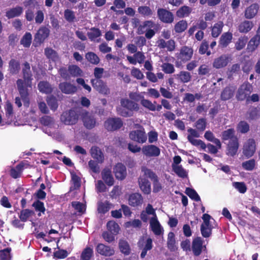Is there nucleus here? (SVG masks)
<instances>
[{"label":"nucleus","instance_id":"nucleus-1","mask_svg":"<svg viewBox=\"0 0 260 260\" xmlns=\"http://www.w3.org/2000/svg\"><path fill=\"white\" fill-rule=\"evenodd\" d=\"M22 73L23 80L18 79L16 81L17 86L22 100L28 99V92L27 87H31L32 74L30 70V64L25 61L23 63Z\"/></svg>","mask_w":260,"mask_h":260},{"label":"nucleus","instance_id":"nucleus-2","mask_svg":"<svg viewBox=\"0 0 260 260\" xmlns=\"http://www.w3.org/2000/svg\"><path fill=\"white\" fill-rule=\"evenodd\" d=\"M120 105L121 107L117 108V111L119 115L124 117H132L134 115V111L139 110L138 104L132 100L122 99Z\"/></svg>","mask_w":260,"mask_h":260},{"label":"nucleus","instance_id":"nucleus-3","mask_svg":"<svg viewBox=\"0 0 260 260\" xmlns=\"http://www.w3.org/2000/svg\"><path fill=\"white\" fill-rule=\"evenodd\" d=\"M153 171L146 167L143 166L141 168V172L143 174L140 175L138 179L139 186L141 190L145 194H149L151 193V183L148 179L149 175L148 172Z\"/></svg>","mask_w":260,"mask_h":260},{"label":"nucleus","instance_id":"nucleus-4","mask_svg":"<svg viewBox=\"0 0 260 260\" xmlns=\"http://www.w3.org/2000/svg\"><path fill=\"white\" fill-rule=\"evenodd\" d=\"M193 54V49L191 47L187 46H182L179 51L175 54L177 58L176 66H178L179 63H184L189 61Z\"/></svg>","mask_w":260,"mask_h":260},{"label":"nucleus","instance_id":"nucleus-5","mask_svg":"<svg viewBox=\"0 0 260 260\" xmlns=\"http://www.w3.org/2000/svg\"><path fill=\"white\" fill-rule=\"evenodd\" d=\"M253 86L248 82H244L238 89L236 92V98L238 101L247 100L249 96L252 92Z\"/></svg>","mask_w":260,"mask_h":260},{"label":"nucleus","instance_id":"nucleus-6","mask_svg":"<svg viewBox=\"0 0 260 260\" xmlns=\"http://www.w3.org/2000/svg\"><path fill=\"white\" fill-rule=\"evenodd\" d=\"M79 114L72 109L63 112L60 117L61 120L67 125L75 124L77 122Z\"/></svg>","mask_w":260,"mask_h":260},{"label":"nucleus","instance_id":"nucleus-7","mask_svg":"<svg viewBox=\"0 0 260 260\" xmlns=\"http://www.w3.org/2000/svg\"><path fill=\"white\" fill-rule=\"evenodd\" d=\"M123 125V121L119 117L108 118L104 122L105 128L109 132H113L120 129Z\"/></svg>","mask_w":260,"mask_h":260},{"label":"nucleus","instance_id":"nucleus-8","mask_svg":"<svg viewBox=\"0 0 260 260\" xmlns=\"http://www.w3.org/2000/svg\"><path fill=\"white\" fill-rule=\"evenodd\" d=\"M129 137L131 140L141 144L145 143L147 139L145 129L143 127H141L140 129L130 132Z\"/></svg>","mask_w":260,"mask_h":260},{"label":"nucleus","instance_id":"nucleus-9","mask_svg":"<svg viewBox=\"0 0 260 260\" xmlns=\"http://www.w3.org/2000/svg\"><path fill=\"white\" fill-rule=\"evenodd\" d=\"M50 30L46 26L41 27L34 37V44L38 46L42 44L45 40L49 37Z\"/></svg>","mask_w":260,"mask_h":260},{"label":"nucleus","instance_id":"nucleus-10","mask_svg":"<svg viewBox=\"0 0 260 260\" xmlns=\"http://www.w3.org/2000/svg\"><path fill=\"white\" fill-rule=\"evenodd\" d=\"M158 19L163 23H172L174 20L172 12L164 8H158L157 11Z\"/></svg>","mask_w":260,"mask_h":260},{"label":"nucleus","instance_id":"nucleus-11","mask_svg":"<svg viewBox=\"0 0 260 260\" xmlns=\"http://www.w3.org/2000/svg\"><path fill=\"white\" fill-rule=\"evenodd\" d=\"M91 83L93 87L99 93L108 95L110 93V90L106 82L101 79H91Z\"/></svg>","mask_w":260,"mask_h":260},{"label":"nucleus","instance_id":"nucleus-12","mask_svg":"<svg viewBox=\"0 0 260 260\" xmlns=\"http://www.w3.org/2000/svg\"><path fill=\"white\" fill-rule=\"evenodd\" d=\"M256 149L255 141L253 139H249L244 144L243 148V154L247 158L252 156Z\"/></svg>","mask_w":260,"mask_h":260},{"label":"nucleus","instance_id":"nucleus-13","mask_svg":"<svg viewBox=\"0 0 260 260\" xmlns=\"http://www.w3.org/2000/svg\"><path fill=\"white\" fill-rule=\"evenodd\" d=\"M81 115L83 124L86 128L91 129L94 127L96 120L93 116L89 114L86 111H83Z\"/></svg>","mask_w":260,"mask_h":260},{"label":"nucleus","instance_id":"nucleus-14","mask_svg":"<svg viewBox=\"0 0 260 260\" xmlns=\"http://www.w3.org/2000/svg\"><path fill=\"white\" fill-rule=\"evenodd\" d=\"M144 155L148 157H156L160 155V149L154 145L144 146L142 149Z\"/></svg>","mask_w":260,"mask_h":260},{"label":"nucleus","instance_id":"nucleus-15","mask_svg":"<svg viewBox=\"0 0 260 260\" xmlns=\"http://www.w3.org/2000/svg\"><path fill=\"white\" fill-rule=\"evenodd\" d=\"M231 61V58L228 55L222 54L214 59L213 62V68L219 69L226 67Z\"/></svg>","mask_w":260,"mask_h":260},{"label":"nucleus","instance_id":"nucleus-16","mask_svg":"<svg viewBox=\"0 0 260 260\" xmlns=\"http://www.w3.org/2000/svg\"><path fill=\"white\" fill-rule=\"evenodd\" d=\"M239 147L238 138L229 141L226 146V154L230 156H234L237 153Z\"/></svg>","mask_w":260,"mask_h":260},{"label":"nucleus","instance_id":"nucleus-17","mask_svg":"<svg viewBox=\"0 0 260 260\" xmlns=\"http://www.w3.org/2000/svg\"><path fill=\"white\" fill-rule=\"evenodd\" d=\"M116 178L119 180H124L127 175L125 166L122 163L117 164L113 169Z\"/></svg>","mask_w":260,"mask_h":260},{"label":"nucleus","instance_id":"nucleus-18","mask_svg":"<svg viewBox=\"0 0 260 260\" xmlns=\"http://www.w3.org/2000/svg\"><path fill=\"white\" fill-rule=\"evenodd\" d=\"M236 87L229 85L225 87L221 92L220 100L226 101L231 99L234 95Z\"/></svg>","mask_w":260,"mask_h":260},{"label":"nucleus","instance_id":"nucleus-19","mask_svg":"<svg viewBox=\"0 0 260 260\" xmlns=\"http://www.w3.org/2000/svg\"><path fill=\"white\" fill-rule=\"evenodd\" d=\"M259 5L254 3L247 7L244 12V17L247 19H251L255 17L259 10Z\"/></svg>","mask_w":260,"mask_h":260},{"label":"nucleus","instance_id":"nucleus-20","mask_svg":"<svg viewBox=\"0 0 260 260\" xmlns=\"http://www.w3.org/2000/svg\"><path fill=\"white\" fill-rule=\"evenodd\" d=\"M260 26L257 31L256 34L251 38L247 44V50L248 52H252L256 50L260 44Z\"/></svg>","mask_w":260,"mask_h":260},{"label":"nucleus","instance_id":"nucleus-21","mask_svg":"<svg viewBox=\"0 0 260 260\" xmlns=\"http://www.w3.org/2000/svg\"><path fill=\"white\" fill-rule=\"evenodd\" d=\"M96 252L102 255L110 256L114 254V250L109 246L102 243H99L96 247Z\"/></svg>","mask_w":260,"mask_h":260},{"label":"nucleus","instance_id":"nucleus-22","mask_svg":"<svg viewBox=\"0 0 260 260\" xmlns=\"http://www.w3.org/2000/svg\"><path fill=\"white\" fill-rule=\"evenodd\" d=\"M58 88L62 93L67 94H73L77 90L76 86L67 82L60 83L58 85Z\"/></svg>","mask_w":260,"mask_h":260},{"label":"nucleus","instance_id":"nucleus-23","mask_svg":"<svg viewBox=\"0 0 260 260\" xmlns=\"http://www.w3.org/2000/svg\"><path fill=\"white\" fill-rule=\"evenodd\" d=\"M128 202L131 206L136 207L142 204L143 198L140 193H133L129 195Z\"/></svg>","mask_w":260,"mask_h":260},{"label":"nucleus","instance_id":"nucleus-24","mask_svg":"<svg viewBox=\"0 0 260 260\" xmlns=\"http://www.w3.org/2000/svg\"><path fill=\"white\" fill-rule=\"evenodd\" d=\"M149 178L151 179L153 183V191L156 193L160 191L162 189L160 183L157 175L153 171L148 172Z\"/></svg>","mask_w":260,"mask_h":260},{"label":"nucleus","instance_id":"nucleus-25","mask_svg":"<svg viewBox=\"0 0 260 260\" xmlns=\"http://www.w3.org/2000/svg\"><path fill=\"white\" fill-rule=\"evenodd\" d=\"M87 36L90 41L99 42L100 39L98 38L102 36V31L99 28L92 27L87 32Z\"/></svg>","mask_w":260,"mask_h":260},{"label":"nucleus","instance_id":"nucleus-26","mask_svg":"<svg viewBox=\"0 0 260 260\" xmlns=\"http://www.w3.org/2000/svg\"><path fill=\"white\" fill-rule=\"evenodd\" d=\"M203 249V240L201 237H197L193 239L192 243V250L195 256L201 254Z\"/></svg>","mask_w":260,"mask_h":260},{"label":"nucleus","instance_id":"nucleus-27","mask_svg":"<svg viewBox=\"0 0 260 260\" xmlns=\"http://www.w3.org/2000/svg\"><path fill=\"white\" fill-rule=\"evenodd\" d=\"M91 156L96 160L99 163H103L104 156L101 150L98 146H92L90 149Z\"/></svg>","mask_w":260,"mask_h":260},{"label":"nucleus","instance_id":"nucleus-28","mask_svg":"<svg viewBox=\"0 0 260 260\" xmlns=\"http://www.w3.org/2000/svg\"><path fill=\"white\" fill-rule=\"evenodd\" d=\"M101 174L102 179L108 186H111L113 185L114 179L110 169H104L102 171Z\"/></svg>","mask_w":260,"mask_h":260},{"label":"nucleus","instance_id":"nucleus-29","mask_svg":"<svg viewBox=\"0 0 260 260\" xmlns=\"http://www.w3.org/2000/svg\"><path fill=\"white\" fill-rule=\"evenodd\" d=\"M233 35L230 32L223 33L220 37L219 41V46L221 48L226 47L231 42Z\"/></svg>","mask_w":260,"mask_h":260},{"label":"nucleus","instance_id":"nucleus-30","mask_svg":"<svg viewBox=\"0 0 260 260\" xmlns=\"http://www.w3.org/2000/svg\"><path fill=\"white\" fill-rule=\"evenodd\" d=\"M253 26L252 21L245 20L241 22L238 26V31L243 34H246L250 31Z\"/></svg>","mask_w":260,"mask_h":260},{"label":"nucleus","instance_id":"nucleus-31","mask_svg":"<svg viewBox=\"0 0 260 260\" xmlns=\"http://www.w3.org/2000/svg\"><path fill=\"white\" fill-rule=\"evenodd\" d=\"M150 226L156 235H159L161 233V225L157 216L152 217L150 220Z\"/></svg>","mask_w":260,"mask_h":260},{"label":"nucleus","instance_id":"nucleus-32","mask_svg":"<svg viewBox=\"0 0 260 260\" xmlns=\"http://www.w3.org/2000/svg\"><path fill=\"white\" fill-rule=\"evenodd\" d=\"M22 12V7L20 6H17L7 11L6 13V16L8 19H11L20 16Z\"/></svg>","mask_w":260,"mask_h":260},{"label":"nucleus","instance_id":"nucleus-33","mask_svg":"<svg viewBox=\"0 0 260 260\" xmlns=\"http://www.w3.org/2000/svg\"><path fill=\"white\" fill-rule=\"evenodd\" d=\"M39 91L44 93L49 94L53 91V88L51 84L47 81H40L38 85Z\"/></svg>","mask_w":260,"mask_h":260},{"label":"nucleus","instance_id":"nucleus-34","mask_svg":"<svg viewBox=\"0 0 260 260\" xmlns=\"http://www.w3.org/2000/svg\"><path fill=\"white\" fill-rule=\"evenodd\" d=\"M155 26V23L151 20H146L138 27V34L139 35L143 34L149 28H153Z\"/></svg>","mask_w":260,"mask_h":260},{"label":"nucleus","instance_id":"nucleus-35","mask_svg":"<svg viewBox=\"0 0 260 260\" xmlns=\"http://www.w3.org/2000/svg\"><path fill=\"white\" fill-rule=\"evenodd\" d=\"M238 137L235 135V131L233 128H229L221 133V139L223 141L234 140Z\"/></svg>","mask_w":260,"mask_h":260},{"label":"nucleus","instance_id":"nucleus-36","mask_svg":"<svg viewBox=\"0 0 260 260\" xmlns=\"http://www.w3.org/2000/svg\"><path fill=\"white\" fill-rule=\"evenodd\" d=\"M20 69L19 61L15 59H11L9 62V70L13 75L18 74Z\"/></svg>","mask_w":260,"mask_h":260},{"label":"nucleus","instance_id":"nucleus-37","mask_svg":"<svg viewBox=\"0 0 260 260\" xmlns=\"http://www.w3.org/2000/svg\"><path fill=\"white\" fill-rule=\"evenodd\" d=\"M35 212L33 210L28 209H24L20 211L19 213V218L22 222H26L28 218L35 215Z\"/></svg>","mask_w":260,"mask_h":260},{"label":"nucleus","instance_id":"nucleus-38","mask_svg":"<svg viewBox=\"0 0 260 260\" xmlns=\"http://www.w3.org/2000/svg\"><path fill=\"white\" fill-rule=\"evenodd\" d=\"M192 9L187 6L181 7L176 13V16L179 18L188 17L191 13Z\"/></svg>","mask_w":260,"mask_h":260},{"label":"nucleus","instance_id":"nucleus-39","mask_svg":"<svg viewBox=\"0 0 260 260\" xmlns=\"http://www.w3.org/2000/svg\"><path fill=\"white\" fill-rule=\"evenodd\" d=\"M224 24L222 21H218L215 23L212 28L211 35L214 38L218 37L222 30Z\"/></svg>","mask_w":260,"mask_h":260},{"label":"nucleus","instance_id":"nucleus-40","mask_svg":"<svg viewBox=\"0 0 260 260\" xmlns=\"http://www.w3.org/2000/svg\"><path fill=\"white\" fill-rule=\"evenodd\" d=\"M172 168L173 171L179 177L185 178L187 177V172L181 165H172Z\"/></svg>","mask_w":260,"mask_h":260},{"label":"nucleus","instance_id":"nucleus-41","mask_svg":"<svg viewBox=\"0 0 260 260\" xmlns=\"http://www.w3.org/2000/svg\"><path fill=\"white\" fill-rule=\"evenodd\" d=\"M107 228L109 232L113 235H117L118 234L120 228L117 223L114 221H109L107 223Z\"/></svg>","mask_w":260,"mask_h":260},{"label":"nucleus","instance_id":"nucleus-42","mask_svg":"<svg viewBox=\"0 0 260 260\" xmlns=\"http://www.w3.org/2000/svg\"><path fill=\"white\" fill-rule=\"evenodd\" d=\"M86 59L91 64L97 65L100 61L99 57L93 52H88L85 54Z\"/></svg>","mask_w":260,"mask_h":260},{"label":"nucleus","instance_id":"nucleus-43","mask_svg":"<svg viewBox=\"0 0 260 260\" xmlns=\"http://www.w3.org/2000/svg\"><path fill=\"white\" fill-rule=\"evenodd\" d=\"M31 34L29 32H26L21 38L20 40V44L23 45L24 47L29 48L31 45Z\"/></svg>","mask_w":260,"mask_h":260},{"label":"nucleus","instance_id":"nucleus-44","mask_svg":"<svg viewBox=\"0 0 260 260\" xmlns=\"http://www.w3.org/2000/svg\"><path fill=\"white\" fill-rule=\"evenodd\" d=\"M32 206L35 208L37 212H39L38 213V216H41V213H45L46 209L44 203L40 201V200H37L35 201L33 203Z\"/></svg>","mask_w":260,"mask_h":260},{"label":"nucleus","instance_id":"nucleus-45","mask_svg":"<svg viewBox=\"0 0 260 260\" xmlns=\"http://www.w3.org/2000/svg\"><path fill=\"white\" fill-rule=\"evenodd\" d=\"M187 27V23L186 20L179 21L174 26V30L176 33H181L185 31Z\"/></svg>","mask_w":260,"mask_h":260},{"label":"nucleus","instance_id":"nucleus-46","mask_svg":"<svg viewBox=\"0 0 260 260\" xmlns=\"http://www.w3.org/2000/svg\"><path fill=\"white\" fill-rule=\"evenodd\" d=\"M119 247L120 251L125 255H128L130 253L131 248L126 241L120 240L119 242Z\"/></svg>","mask_w":260,"mask_h":260},{"label":"nucleus","instance_id":"nucleus-47","mask_svg":"<svg viewBox=\"0 0 260 260\" xmlns=\"http://www.w3.org/2000/svg\"><path fill=\"white\" fill-rule=\"evenodd\" d=\"M249 125L245 121H240L237 125V132L241 134L247 133L249 131Z\"/></svg>","mask_w":260,"mask_h":260},{"label":"nucleus","instance_id":"nucleus-48","mask_svg":"<svg viewBox=\"0 0 260 260\" xmlns=\"http://www.w3.org/2000/svg\"><path fill=\"white\" fill-rule=\"evenodd\" d=\"M176 76L183 83L189 82L191 79L190 73L187 71H180Z\"/></svg>","mask_w":260,"mask_h":260},{"label":"nucleus","instance_id":"nucleus-49","mask_svg":"<svg viewBox=\"0 0 260 260\" xmlns=\"http://www.w3.org/2000/svg\"><path fill=\"white\" fill-rule=\"evenodd\" d=\"M46 102L50 109L53 111L57 110L58 105L56 98L53 95L48 97Z\"/></svg>","mask_w":260,"mask_h":260},{"label":"nucleus","instance_id":"nucleus-50","mask_svg":"<svg viewBox=\"0 0 260 260\" xmlns=\"http://www.w3.org/2000/svg\"><path fill=\"white\" fill-rule=\"evenodd\" d=\"M208 48L209 43L206 40H204L200 46L199 53L200 54H206L207 56H209L211 54V52L210 50H208Z\"/></svg>","mask_w":260,"mask_h":260},{"label":"nucleus","instance_id":"nucleus-51","mask_svg":"<svg viewBox=\"0 0 260 260\" xmlns=\"http://www.w3.org/2000/svg\"><path fill=\"white\" fill-rule=\"evenodd\" d=\"M185 192L192 200L196 202L201 201L200 196L194 189L187 187L185 189Z\"/></svg>","mask_w":260,"mask_h":260},{"label":"nucleus","instance_id":"nucleus-52","mask_svg":"<svg viewBox=\"0 0 260 260\" xmlns=\"http://www.w3.org/2000/svg\"><path fill=\"white\" fill-rule=\"evenodd\" d=\"M207 121L205 118H199L194 123V126L200 132H204L206 127Z\"/></svg>","mask_w":260,"mask_h":260},{"label":"nucleus","instance_id":"nucleus-53","mask_svg":"<svg viewBox=\"0 0 260 260\" xmlns=\"http://www.w3.org/2000/svg\"><path fill=\"white\" fill-rule=\"evenodd\" d=\"M93 255L92 248L86 247L81 253V258L82 260H90Z\"/></svg>","mask_w":260,"mask_h":260},{"label":"nucleus","instance_id":"nucleus-54","mask_svg":"<svg viewBox=\"0 0 260 260\" xmlns=\"http://www.w3.org/2000/svg\"><path fill=\"white\" fill-rule=\"evenodd\" d=\"M69 72L72 77H78L82 74V70L76 65H70L69 66Z\"/></svg>","mask_w":260,"mask_h":260},{"label":"nucleus","instance_id":"nucleus-55","mask_svg":"<svg viewBox=\"0 0 260 260\" xmlns=\"http://www.w3.org/2000/svg\"><path fill=\"white\" fill-rule=\"evenodd\" d=\"M138 12L144 17H148L152 15L153 12L149 7L146 6H140L138 8Z\"/></svg>","mask_w":260,"mask_h":260},{"label":"nucleus","instance_id":"nucleus-56","mask_svg":"<svg viewBox=\"0 0 260 260\" xmlns=\"http://www.w3.org/2000/svg\"><path fill=\"white\" fill-rule=\"evenodd\" d=\"M175 234L173 232H170L168 236L167 245L171 251L175 250Z\"/></svg>","mask_w":260,"mask_h":260},{"label":"nucleus","instance_id":"nucleus-57","mask_svg":"<svg viewBox=\"0 0 260 260\" xmlns=\"http://www.w3.org/2000/svg\"><path fill=\"white\" fill-rule=\"evenodd\" d=\"M23 167V165L19 164L16 166L15 168L11 169L10 170L11 176L14 179H16L20 177Z\"/></svg>","mask_w":260,"mask_h":260},{"label":"nucleus","instance_id":"nucleus-58","mask_svg":"<svg viewBox=\"0 0 260 260\" xmlns=\"http://www.w3.org/2000/svg\"><path fill=\"white\" fill-rule=\"evenodd\" d=\"M248 41V38L246 36L240 37L235 43V48L237 50H241L243 49Z\"/></svg>","mask_w":260,"mask_h":260},{"label":"nucleus","instance_id":"nucleus-59","mask_svg":"<svg viewBox=\"0 0 260 260\" xmlns=\"http://www.w3.org/2000/svg\"><path fill=\"white\" fill-rule=\"evenodd\" d=\"M242 167L243 169L246 171H252L255 167V160L251 159L242 163Z\"/></svg>","mask_w":260,"mask_h":260},{"label":"nucleus","instance_id":"nucleus-60","mask_svg":"<svg viewBox=\"0 0 260 260\" xmlns=\"http://www.w3.org/2000/svg\"><path fill=\"white\" fill-rule=\"evenodd\" d=\"M247 115H248V119H256L259 116V110L257 107H251L249 109L248 111L247 112Z\"/></svg>","mask_w":260,"mask_h":260},{"label":"nucleus","instance_id":"nucleus-61","mask_svg":"<svg viewBox=\"0 0 260 260\" xmlns=\"http://www.w3.org/2000/svg\"><path fill=\"white\" fill-rule=\"evenodd\" d=\"M110 209V204L108 201L105 203L101 202L98 204V211L100 213L105 214L109 211Z\"/></svg>","mask_w":260,"mask_h":260},{"label":"nucleus","instance_id":"nucleus-62","mask_svg":"<svg viewBox=\"0 0 260 260\" xmlns=\"http://www.w3.org/2000/svg\"><path fill=\"white\" fill-rule=\"evenodd\" d=\"M161 67L162 68V70L166 74H171L174 73L175 71L173 64L169 62L163 63Z\"/></svg>","mask_w":260,"mask_h":260},{"label":"nucleus","instance_id":"nucleus-63","mask_svg":"<svg viewBox=\"0 0 260 260\" xmlns=\"http://www.w3.org/2000/svg\"><path fill=\"white\" fill-rule=\"evenodd\" d=\"M64 17L65 19L69 22H73L76 19L74 12L70 9H66L64 10Z\"/></svg>","mask_w":260,"mask_h":260},{"label":"nucleus","instance_id":"nucleus-64","mask_svg":"<svg viewBox=\"0 0 260 260\" xmlns=\"http://www.w3.org/2000/svg\"><path fill=\"white\" fill-rule=\"evenodd\" d=\"M233 186L241 193H244L247 190L246 185L243 182H235L233 183Z\"/></svg>","mask_w":260,"mask_h":260}]
</instances>
